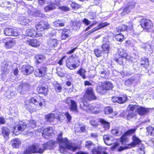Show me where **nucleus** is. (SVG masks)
Instances as JSON below:
<instances>
[{"instance_id": "obj_53", "label": "nucleus", "mask_w": 154, "mask_h": 154, "mask_svg": "<svg viewBox=\"0 0 154 154\" xmlns=\"http://www.w3.org/2000/svg\"><path fill=\"white\" fill-rule=\"evenodd\" d=\"M147 131L149 135L154 136V127L150 126L147 128Z\"/></svg>"}, {"instance_id": "obj_54", "label": "nucleus", "mask_w": 154, "mask_h": 154, "mask_svg": "<svg viewBox=\"0 0 154 154\" xmlns=\"http://www.w3.org/2000/svg\"><path fill=\"white\" fill-rule=\"evenodd\" d=\"M138 106L137 105H134L130 104L127 107L128 110H131L132 111H134L135 109L137 111Z\"/></svg>"}, {"instance_id": "obj_15", "label": "nucleus", "mask_w": 154, "mask_h": 154, "mask_svg": "<svg viewBox=\"0 0 154 154\" xmlns=\"http://www.w3.org/2000/svg\"><path fill=\"white\" fill-rule=\"evenodd\" d=\"M149 109L142 106H138L137 110V112L140 115H146L149 112Z\"/></svg>"}, {"instance_id": "obj_59", "label": "nucleus", "mask_w": 154, "mask_h": 154, "mask_svg": "<svg viewBox=\"0 0 154 154\" xmlns=\"http://www.w3.org/2000/svg\"><path fill=\"white\" fill-rule=\"evenodd\" d=\"M145 46L143 45L142 47L143 48L146 50H147L150 51L152 50V45L150 44H144Z\"/></svg>"}, {"instance_id": "obj_30", "label": "nucleus", "mask_w": 154, "mask_h": 154, "mask_svg": "<svg viewBox=\"0 0 154 154\" xmlns=\"http://www.w3.org/2000/svg\"><path fill=\"white\" fill-rule=\"evenodd\" d=\"M10 132L9 130L6 127H3L2 129V134L5 139L8 138Z\"/></svg>"}, {"instance_id": "obj_56", "label": "nucleus", "mask_w": 154, "mask_h": 154, "mask_svg": "<svg viewBox=\"0 0 154 154\" xmlns=\"http://www.w3.org/2000/svg\"><path fill=\"white\" fill-rule=\"evenodd\" d=\"M73 10L78 9L80 8L81 6L75 2H72L70 4Z\"/></svg>"}, {"instance_id": "obj_9", "label": "nucleus", "mask_w": 154, "mask_h": 154, "mask_svg": "<svg viewBox=\"0 0 154 154\" xmlns=\"http://www.w3.org/2000/svg\"><path fill=\"white\" fill-rule=\"evenodd\" d=\"M33 67L29 64L23 65L21 68V71L25 75H28L31 74L34 71Z\"/></svg>"}, {"instance_id": "obj_33", "label": "nucleus", "mask_w": 154, "mask_h": 154, "mask_svg": "<svg viewBox=\"0 0 154 154\" xmlns=\"http://www.w3.org/2000/svg\"><path fill=\"white\" fill-rule=\"evenodd\" d=\"M54 87L55 90L57 92H60L61 91L62 88L61 85L58 83L57 82H55L53 83Z\"/></svg>"}, {"instance_id": "obj_6", "label": "nucleus", "mask_w": 154, "mask_h": 154, "mask_svg": "<svg viewBox=\"0 0 154 154\" xmlns=\"http://www.w3.org/2000/svg\"><path fill=\"white\" fill-rule=\"evenodd\" d=\"M30 89L29 83L26 82L21 83L18 87V91L21 94H23L29 91Z\"/></svg>"}, {"instance_id": "obj_64", "label": "nucleus", "mask_w": 154, "mask_h": 154, "mask_svg": "<svg viewBox=\"0 0 154 154\" xmlns=\"http://www.w3.org/2000/svg\"><path fill=\"white\" fill-rule=\"evenodd\" d=\"M82 21L86 26H88L91 23V21L86 18H84Z\"/></svg>"}, {"instance_id": "obj_49", "label": "nucleus", "mask_w": 154, "mask_h": 154, "mask_svg": "<svg viewBox=\"0 0 154 154\" xmlns=\"http://www.w3.org/2000/svg\"><path fill=\"white\" fill-rule=\"evenodd\" d=\"M37 90L39 93H44L46 92L48 89L44 86H39L37 88Z\"/></svg>"}, {"instance_id": "obj_21", "label": "nucleus", "mask_w": 154, "mask_h": 154, "mask_svg": "<svg viewBox=\"0 0 154 154\" xmlns=\"http://www.w3.org/2000/svg\"><path fill=\"white\" fill-rule=\"evenodd\" d=\"M55 144V142L54 141H50L42 145L44 149H51L53 148Z\"/></svg>"}, {"instance_id": "obj_63", "label": "nucleus", "mask_w": 154, "mask_h": 154, "mask_svg": "<svg viewBox=\"0 0 154 154\" xmlns=\"http://www.w3.org/2000/svg\"><path fill=\"white\" fill-rule=\"evenodd\" d=\"M36 15L37 16L42 18H44L45 17V14H44L41 13V12L39 11H36Z\"/></svg>"}, {"instance_id": "obj_22", "label": "nucleus", "mask_w": 154, "mask_h": 154, "mask_svg": "<svg viewBox=\"0 0 154 154\" xmlns=\"http://www.w3.org/2000/svg\"><path fill=\"white\" fill-rule=\"evenodd\" d=\"M109 24V23H107L106 22H105L103 23H100L98 26L99 27L98 28H95L93 29L90 30V31H88V32L86 33V34L88 35H89L91 33L93 32H94L97 30V29L104 27L107 26H108Z\"/></svg>"}, {"instance_id": "obj_7", "label": "nucleus", "mask_w": 154, "mask_h": 154, "mask_svg": "<svg viewBox=\"0 0 154 154\" xmlns=\"http://www.w3.org/2000/svg\"><path fill=\"white\" fill-rule=\"evenodd\" d=\"M141 25L144 29L149 30L153 27V24L152 21L146 19H143L141 20Z\"/></svg>"}, {"instance_id": "obj_42", "label": "nucleus", "mask_w": 154, "mask_h": 154, "mask_svg": "<svg viewBox=\"0 0 154 154\" xmlns=\"http://www.w3.org/2000/svg\"><path fill=\"white\" fill-rule=\"evenodd\" d=\"M101 47L103 52L107 54L109 53L110 49V46L109 44H104L102 45Z\"/></svg>"}, {"instance_id": "obj_60", "label": "nucleus", "mask_w": 154, "mask_h": 154, "mask_svg": "<svg viewBox=\"0 0 154 154\" xmlns=\"http://www.w3.org/2000/svg\"><path fill=\"white\" fill-rule=\"evenodd\" d=\"M28 126L29 127L32 128H35L36 126V122L34 120H31L29 122V123L27 124Z\"/></svg>"}, {"instance_id": "obj_3", "label": "nucleus", "mask_w": 154, "mask_h": 154, "mask_svg": "<svg viewBox=\"0 0 154 154\" xmlns=\"http://www.w3.org/2000/svg\"><path fill=\"white\" fill-rule=\"evenodd\" d=\"M79 63V59L78 57H73V56L69 57L66 61V66L70 69H75L76 67L75 63Z\"/></svg>"}, {"instance_id": "obj_11", "label": "nucleus", "mask_w": 154, "mask_h": 154, "mask_svg": "<svg viewBox=\"0 0 154 154\" xmlns=\"http://www.w3.org/2000/svg\"><path fill=\"white\" fill-rule=\"evenodd\" d=\"M4 34L6 35L17 36L19 35V33L17 29L11 28H7L4 30Z\"/></svg>"}, {"instance_id": "obj_10", "label": "nucleus", "mask_w": 154, "mask_h": 154, "mask_svg": "<svg viewBox=\"0 0 154 154\" xmlns=\"http://www.w3.org/2000/svg\"><path fill=\"white\" fill-rule=\"evenodd\" d=\"M49 27L48 23L45 21L40 22L35 25V27L38 31H43L44 30L48 28Z\"/></svg>"}, {"instance_id": "obj_20", "label": "nucleus", "mask_w": 154, "mask_h": 154, "mask_svg": "<svg viewBox=\"0 0 154 154\" xmlns=\"http://www.w3.org/2000/svg\"><path fill=\"white\" fill-rule=\"evenodd\" d=\"M25 34L26 35L31 37H33L39 36L37 32L32 29H29L27 30L26 31Z\"/></svg>"}, {"instance_id": "obj_5", "label": "nucleus", "mask_w": 154, "mask_h": 154, "mask_svg": "<svg viewBox=\"0 0 154 154\" xmlns=\"http://www.w3.org/2000/svg\"><path fill=\"white\" fill-rule=\"evenodd\" d=\"M84 97V98L90 101L96 100L97 99L93 89L91 87L88 88L87 89Z\"/></svg>"}, {"instance_id": "obj_25", "label": "nucleus", "mask_w": 154, "mask_h": 154, "mask_svg": "<svg viewBox=\"0 0 154 154\" xmlns=\"http://www.w3.org/2000/svg\"><path fill=\"white\" fill-rule=\"evenodd\" d=\"M27 126L26 123L24 122H20L18 125L15 127V129L17 128L19 131H23Z\"/></svg>"}, {"instance_id": "obj_19", "label": "nucleus", "mask_w": 154, "mask_h": 154, "mask_svg": "<svg viewBox=\"0 0 154 154\" xmlns=\"http://www.w3.org/2000/svg\"><path fill=\"white\" fill-rule=\"evenodd\" d=\"M26 43L29 45L34 47H38L40 45V42L36 39L27 40Z\"/></svg>"}, {"instance_id": "obj_28", "label": "nucleus", "mask_w": 154, "mask_h": 154, "mask_svg": "<svg viewBox=\"0 0 154 154\" xmlns=\"http://www.w3.org/2000/svg\"><path fill=\"white\" fill-rule=\"evenodd\" d=\"M11 143L12 146L14 148H18L19 146L21 144V141L19 138H15L12 140Z\"/></svg>"}, {"instance_id": "obj_34", "label": "nucleus", "mask_w": 154, "mask_h": 154, "mask_svg": "<svg viewBox=\"0 0 154 154\" xmlns=\"http://www.w3.org/2000/svg\"><path fill=\"white\" fill-rule=\"evenodd\" d=\"M82 22L80 21H75L72 23L71 27L74 30H77L79 29L81 26Z\"/></svg>"}, {"instance_id": "obj_36", "label": "nucleus", "mask_w": 154, "mask_h": 154, "mask_svg": "<svg viewBox=\"0 0 154 154\" xmlns=\"http://www.w3.org/2000/svg\"><path fill=\"white\" fill-rule=\"evenodd\" d=\"M140 65L145 68H147L149 65L148 59L145 58H141Z\"/></svg>"}, {"instance_id": "obj_61", "label": "nucleus", "mask_w": 154, "mask_h": 154, "mask_svg": "<svg viewBox=\"0 0 154 154\" xmlns=\"http://www.w3.org/2000/svg\"><path fill=\"white\" fill-rule=\"evenodd\" d=\"M102 51L98 49H95L94 50V53L95 55L97 57L101 56Z\"/></svg>"}, {"instance_id": "obj_14", "label": "nucleus", "mask_w": 154, "mask_h": 154, "mask_svg": "<svg viewBox=\"0 0 154 154\" xmlns=\"http://www.w3.org/2000/svg\"><path fill=\"white\" fill-rule=\"evenodd\" d=\"M47 68L45 67H41L40 69H36L34 74L36 76L41 77L44 76L45 74Z\"/></svg>"}, {"instance_id": "obj_50", "label": "nucleus", "mask_w": 154, "mask_h": 154, "mask_svg": "<svg viewBox=\"0 0 154 154\" xmlns=\"http://www.w3.org/2000/svg\"><path fill=\"white\" fill-rule=\"evenodd\" d=\"M123 58L126 59L125 57H119L117 56H116L114 58L115 61L118 63L120 65H122L123 64Z\"/></svg>"}, {"instance_id": "obj_18", "label": "nucleus", "mask_w": 154, "mask_h": 154, "mask_svg": "<svg viewBox=\"0 0 154 154\" xmlns=\"http://www.w3.org/2000/svg\"><path fill=\"white\" fill-rule=\"evenodd\" d=\"M57 4H54V2L51 1L50 4L47 5L44 8V11L45 12L54 10L56 8V5Z\"/></svg>"}, {"instance_id": "obj_32", "label": "nucleus", "mask_w": 154, "mask_h": 154, "mask_svg": "<svg viewBox=\"0 0 154 154\" xmlns=\"http://www.w3.org/2000/svg\"><path fill=\"white\" fill-rule=\"evenodd\" d=\"M102 85L105 88L106 91L112 89L113 87L112 84L109 81L105 82L102 83Z\"/></svg>"}, {"instance_id": "obj_58", "label": "nucleus", "mask_w": 154, "mask_h": 154, "mask_svg": "<svg viewBox=\"0 0 154 154\" xmlns=\"http://www.w3.org/2000/svg\"><path fill=\"white\" fill-rule=\"evenodd\" d=\"M127 136L124 134L121 138V142L122 144H125L127 141Z\"/></svg>"}, {"instance_id": "obj_1", "label": "nucleus", "mask_w": 154, "mask_h": 154, "mask_svg": "<svg viewBox=\"0 0 154 154\" xmlns=\"http://www.w3.org/2000/svg\"><path fill=\"white\" fill-rule=\"evenodd\" d=\"M63 134L60 133L58 135L57 141L59 143L60 151L61 153L66 154L68 151H75L78 147L75 144L70 143L66 138H62Z\"/></svg>"}, {"instance_id": "obj_47", "label": "nucleus", "mask_w": 154, "mask_h": 154, "mask_svg": "<svg viewBox=\"0 0 154 154\" xmlns=\"http://www.w3.org/2000/svg\"><path fill=\"white\" fill-rule=\"evenodd\" d=\"M100 122L103 124V127L105 129H108L109 128V123L105 121L104 119H100Z\"/></svg>"}, {"instance_id": "obj_39", "label": "nucleus", "mask_w": 154, "mask_h": 154, "mask_svg": "<svg viewBox=\"0 0 154 154\" xmlns=\"http://www.w3.org/2000/svg\"><path fill=\"white\" fill-rule=\"evenodd\" d=\"M104 112L105 114H109L113 113V114L114 116L116 115L118 112H113V110L112 108L109 106L106 107L104 109Z\"/></svg>"}, {"instance_id": "obj_41", "label": "nucleus", "mask_w": 154, "mask_h": 154, "mask_svg": "<svg viewBox=\"0 0 154 154\" xmlns=\"http://www.w3.org/2000/svg\"><path fill=\"white\" fill-rule=\"evenodd\" d=\"M55 117L56 116L54 114L51 113L46 115L45 116V119L48 122H53Z\"/></svg>"}, {"instance_id": "obj_2", "label": "nucleus", "mask_w": 154, "mask_h": 154, "mask_svg": "<svg viewBox=\"0 0 154 154\" xmlns=\"http://www.w3.org/2000/svg\"><path fill=\"white\" fill-rule=\"evenodd\" d=\"M43 100L39 96L32 98L30 101L27 100L25 102V105L26 106V108L30 111H33L35 110L34 105H39L42 106L43 104L42 100Z\"/></svg>"}, {"instance_id": "obj_35", "label": "nucleus", "mask_w": 154, "mask_h": 154, "mask_svg": "<svg viewBox=\"0 0 154 154\" xmlns=\"http://www.w3.org/2000/svg\"><path fill=\"white\" fill-rule=\"evenodd\" d=\"M19 20L20 23L23 25H26L30 22L29 20L24 16L20 17L19 18Z\"/></svg>"}, {"instance_id": "obj_51", "label": "nucleus", "mask_w": 154, "mask_h": 154, "mask_svg": "<svg viewBox=\"0 0 154 154\" xmlns=\"http://www.w3.org/2000/svg\"><path fill=\"white\" fill-rule=\"evenodd\" d=\"M44 59V56L43 55H36L35 57L36 61L38 63L42 62Z\"/></svg>"}, {"instance_id": "obj_26", "label": "nucleus", "mask_w": 154, "mask_h": 154, "mask_svg": "<svg viewBox=\"0 0 154 154\" xmlns=\"http://www.w3.org/2000/svg\"><path fill=\"white\" fill-rule=\"evenodd\" d=\"M99 71V73L101 78L106 79L108 78V73L105 70L102 66H101Z\"/></svg>"}, {"instance_id": "obj_40", "label": "nucleus", "mask_w": 154, "mask_h": 154, "mask_svg": "<svg viewBox=\"0 0 154 154\" xmlns=\"http://www.w3.org/2000/svg\"><path fill=\"white\" fill-rule=\"evenodd\" d=\"M54 23L57 26L62 27L65 26L66 22L64 19H58L56 20Z\"/></svg>"}, {"instance_id": "obj_27", "label": "nucleus", "mask_w": 154, "mask_h": 154, "mask_svg": "<svg viewBox=\"0 0 154 154\" xmlns=\"http://www.w3.org/2000/svg\"><path fill=\"white\" fill-rule=\"evenodd\" d=\"M61 35V39L63 40L66 39L69 37L70 34V30L68 29H64L62 30Z\"/></svg>"}, {"instance_id": "obj_44", "label": "nucleus", "mask_w": 154, "mask_h": 154, "mask_svg": "<svg viewBox=\"0 0 154 154\" xmlns=\"http://www.w3.org/2000/svg\"><path fill=\"white\" fill-rule=\"evenodd\" d=\"M97 92L102 94H105L106 93V91L105 88L102 85V83H101L100 85L97 87Z\"/></svg>"}, {"instance_id": "obj_55", "label": "nucleus", "mask_w": 154, "mask_h": 154, "mask_svg": "<svg viewBox=\"0 0 154 154\" xmlns=\"http://www.w3.org/2000/svg\"><path fill=\"white\" fill-rule=\"evenodd\" d=\"M115 38L118 41L122 42L124 38V36L122 34H117L116 35Z\"/></svg>"}, {"instance_id": "obj_38", "label": "nucleus", "mask_w": 154, "mask_h": 154, "mask_svg": "<svg viewBox=\"0 0 154 154\" xmlns=\"http://www.w3.org/2000/svg\"><path fill=\"white\" fill-rule=\"evenodd\" d=\"M96 109V108L92 106V105L89 104L88 108V110L86 111L90 112L95 114H98L99 113V111L95 110Z\"/></svg>"}, {"instance_id": "obj_17", "label": "nucleus", "mask_w": 154, "mask_h": 154, "mask_svg": "<svg viewBox=\"0 0 154 154\" xmlns=\"http://www.w3.org/2000/svg\"><path fill=\"white\" fill-rule=\"evenodd\" d=\"M117 50L118 54H116V56H117L120 57L126 58L128 55L126 50L120 47L118 48Z\"/></svg>"}, {"instance_id": "obj_24", "label": "nucleus", "mask_w": 154, "mask_h": 154, "mask_svg": "<svg viewBox=\"0 0 154 154\" xmlns=\"http://www.w3.org/2000/svg\"><path fill=\"white\" fill-rule=\"evenodd\" d=\"M134 8V6L130 3L128 4L125 8H124L123 10L121 13L122 15H124L128 13L129 12L132 8Z\"/></svg>"}, {"instance_id": "obj_43", "label": "nucleus", "mask_w": 154, "mask_h": 154, "mask_svg": "<svg viewBox=\"0 0 154 154\" xmlns=\"http://www.w3.org/2000/svg\"><path fill=\"white\" fill-rule=\"evenodd\" d=\"M89 104L88 103L87 101H84L82 102L80 104V107L81 109L85 111L88 110V108Z\"/></svg>"}, {"instance_id": "obj_52", "label": "nucleus", "mask_w": 154, "mask_h": 154, "mask_svg": "<svg viewBox=\"0 0 154 154\" xmlns=\"http://www.w3.org/2000/svg\"><path fill=\"white\" fill-rule=\"evenodd\" d=\"M120 128H116L113 129L111 130V133L112 134L114 135H118L119 133L120 134L121 131H120Z\"/></svg>"}, {"instance_id": "obj_48", "label": "nucleus", "mask_w": 154, "mask_h": 154, "mask_svg": "<svg viewBox=\"0 0 154 154\" xmlns=\"http://www.w3.org/2000/svg\"><path fill=\"white\" fill-rule=\"evenodd\" d=\"M103 139L106 144L108 145H111L112 143L111 142V140L109 137L107 135L103 136Z\"/></svg>"}, {"instance_id": "obj_8", "label": "nucleus", "mask_w": 154, "mask_h": 154, "mask_svg": "<svg viewBox=\"0 0 154 154\" xmlns=\"http://www.w3.org/2000/svg\"><path fill=\"white\" fill-rule=\"evenodd\" d=\"M2 42L5 43V47L7 48H11L15 44V40L11 38H5L2 40Z\"/></svg>"}, {"instance_id": "obj_31", "label": "nucleus", "mask_w": 154, "mask_h": 154, "mask_svg": "<svg viewBox=\"0 0 154 154\" xmlns=\"http://www.w3.org/2000/svg\"><path fill=\"white\" fill-rule=\"evenodd\" d=\"M58 41L56 39H50L48 42V45L51 47H55L57 45Z\"/></svg>"}, {"instance_id": "obj_62", "label": "nucleus", "mask_w": 154, "mask_h": 154, "mask_svg": "<svg viewBox=\"0 0 154 154\" xmlns=\"http://www.w3.org/2000/svg\"><path fill=\"white\" fill-rule=\"evenodd\" d=\"M36 147V151H35V152H38L39 153H42L44 152V149H42L41 148H40L38 145H34Z\"/></svg>"}, {"instance_id": "obj_12", "label": "nucleus", "mask_w": 154, "mask_h": 154, "mask_svg": "<svg viewBox=\"0 0 154 154\" xmlns=\"http://www.w3.org/2000/svg\"><path fill=\"white\" fill-rule=\"evenodd\" d=\"M92 154H108L106 152L105 149L101 146L94 147L92 150Z\"/></svg>"}, {"instance_id": "obj_57", "label": "nucleus", "mask_w": 154, "mask_h": 154, "mask_svg": "<svg viewBox=\"0 0 154 154\" xmlns=\"http://www.w3.org/2000/svg\"><path fill=\"white\" fill-rule=\"evenodd\" d=\"M94 146V144L92 142L90 141H87L86 142L85 146L89 149H91Z\"/></svg>"}, {"instance_id": "obj_45", "label": "nucleus", "mask_w": 154, "mask_h": 154, "mask_svg": "<svg viewBox=\"0 0 154 154\" xmlns=\"http://www.w3.org/2000/svg\"><path fill=\"white\" fill-rule=\"evenodd\" d=\"M137 128H131L127 131L125 133V135L127 136H130L134 135L136 132Z\"/></svg>"}, {"instance_id": "obj_37", "label": "nucleus", "mask_w": 154, "mask_h": 154, "mask_svg": "<svg viewBox=\"0 0 154 154\" xmlns=\"http://www.w3.org/2000/svg\"><path fill=\"white\" fill-rule=\"evenodd\" d=\"M132 140L133 142L131 145L133 146L139 144L141 142V140L137 137L135 135H134L132 137Z\"/></svg>"}, {"instance_id": "obj_4", "label": "nucleus", "mask_w": 154, "mask_h": 154, "mask_svg": "<svg viewBox=\"0 0 154 154\" xmlns=\"http://www.w3.org/2000/svg\"><path fill=\"white\" fill-rule=\"evenodd\" d=\"M65 102L69 105L70 111L76 113L78 112L77 103L74 100H72L71 97H67L65 100Z\"/></svg>"}, {"instance_id": "obj_13", "label": "nucleus", "mask_w": 154, "mask_h": 154, "mask_svg": "<svg viewBox=\"0 0 154 154\" xmlns=\"http://www.w3.org/2000/svg\"><path fill=\"white\" fill-rule=\"evenodd\" d=\"M53 133V131L52 128L51 127H48L45 128L43 131V133L41 134L43 137L46 139H48V137L51 135Z\"/></svg>"}, {"instance_id": "obj_16", "label": "nucleus", "mask_w": 154, "mask_h": 154, "mask_svg": "<svg viewBox=\"0 0 154 154\" xmlns=\"http://www.w3.org/2000/svg\"><path fill=\"white\" fill-rule=\"evenodd\" d=\"M130 26L125 25H122L121 26H119L117 29L116 31L118 32H122V31L125 30L127 29L129 30H131L133 29V25L132 22H130Z\"/></svg>"}, {"instance_id": "obj_46", "label": "nucleus", "mask_w": 154, "mask_h": 154, "mask_svg": "<svg viewBox=\"0 0 154 154\" xmlns=\"http://www.w3.org/2000/svg\"><path fill=\"white\" fill-rule=\"evenodd\" d=\"M86 72L85 70L82 68H81L78 71L77 73L81 76L83 79H85L86 78L85 75V73Z\"/></svg>"}, {"instance_id": "obj_23", "label": "nucleus", "mask_w": 154, "mask_h": 154, "mask_svg": "<svg viewBox=\"0 0 154 154\" xmlns=\"http://www.w3.org/2000/svg\"><path fill=\"white\" fill-rule=\"evenodd\" d=\"M127 100V97H114L112 99V101L114 102H117L119 103H122L125 102Z\"/></svg>"}, {"instance_id": "obj_29", "label": "nucleus", "mask_w": 154, "mask_h": 154, "mask_svg": "<svg viewBox=\"0 0 154 154\" xmlns=\"http://www.w3.org/2000/svg\"><path fill=\"white\" fill-rule=\"evenodd\" d=\"M36 147L34 145L30 146L26 148L24 151V154H29L30 153H35Z\"/></svg>"}]
</instances>
